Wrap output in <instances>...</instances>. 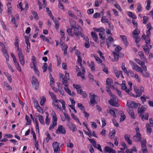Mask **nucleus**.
Here are the masks:
<instances>
[{
    "instance_id": "obj_6",
    "label": "nucleus",
    "mask_w": 153,
    "mask_h": 153,
    "mask_svg": "<svg viewBox=\"0 0 153 153\" xmlns=\"http://www.w3.org/2000/svg\"><path fill=\"white\" fill-rule=\"evenodd\" d=\"M55 133L57 134H65L66 133L65 128L63 126L60 125L56 130Z\"/></svg>"
},
{
    "instance_id": "obj_19",
    "label": "nucleus",
    "mask_w": 153,
    "mask_h": 153,
    "mask_svg": "<svg viewBox=\"0 0 153 153\" xmlns=\"http://www.w3.org/2000/svg\"><path fill=\"white\" fill-rule=\"evenodd\" d=\"M48 93L49 95L51 96L52 99L53 100L54 102L57 103L58 100L57 99L56 95L53 93L49 91Z\"/></svg>"
},
{
    "instance_id": "obj_3",
    "label": "nucleus",
    "mask_w": 153,
    "mask_h": 153,
    "mask_svg": "<svg viewBox=\"0 0 153 153\" xmlns=\"http://www.w3.org/2000/svg\"><path fill=\"white\" fill-rule=\"evenodd\" d=\"M129 63L132 67L134 70L142 73H143V69L138 66L135 62L132 61H130Z\"/></svg>"
},
{
    "instance_id": "obj_41",
    "label": "nucleus",
    "mask_w": 153,
    "mask_h": 153,
    "mask_svg": "<svg viewBox=\"0 0 153 153\" xmlns=\"http://www.w3.org/2000/svg\"><path fill=\"white\" fill-rule=\"evenodd\" d=\"M106 43H111L112 42H114V39L112 37L110 36H109L106 39Z\"/></svg>"
},
{
    "instance_id": "obj_32",
    "label": "nucleus",
    "mask_w": 153,
    "mask_h": 153,
    "mask_svg": "<svg viewBox=\"0 0 153 153\" xmlns=\"http://www.w3.org/2000/svg\"><path fill=\"white\" fill-rule=\"evenodd\" d=\"M94 63L93 61H91L90 63L89 64V66L92 71L94 72L95 71V69L94 67Z\"/></svg>"
},
{
    "instance_id": "obj_48",
    "label": "nucleus",
    "mask_w": 153,
    "mask_h": 153,
    "mask_svg": "<svg viewBox=\"0 0 153 153\" xmlns=\"http://www.w3.org/2000/svg\"><path fill=\"white\" fill-rule=\"evenodd\" d=\"M104 32L100 33H99L100 39H102V40H104L106 38L104 34Z\"/></svg>"
},
{
    "instance_id": "obj_39",
    "label": "nucleus",
    "mask_w": 153,
    "mask_h": 153,
    "mask_svg": "<svg viewBox=\"0 0 153 153\" xmlns=\"http://www.w3.org/2000/svg\"><path fill=\"white\" fill-rule=\"evenodd\" d=\"M127 14L130 17H131L133 19H136L137 18V16L136 15L134 14L133 13L131 12L130 11H128L127 12Z\"/></svg>"
},
{
    "instance_id": "obj_24",
    "label": "nucleus",
    "mask_w": 153,
    "mask_h": 153,
    "mask_svg": "<svg viewBox=\"0 0 153 153\" xmlns=\"http://www.w3.org/2000/svg\"><path fill=\"white\" fill-rule=\"evenodd\" d=\"M57 125V122L52 121L51 124L50 125L49 128V129L50 130L53 129Z\"/></svg>"
},
{
    "instance_id": "obj_15",
    "label": "nucleus",
    "mask_w": 153,
    "mask_h": 153,
    "mask_svg": "<svg viewBox=\"0 0 153 153\" xmlns=\"http://www.w3.org/2000/svg\"><path fill=\"white\" fill-rule=\"evenodd\" d=\"M130 135L128 134H126L124 136L125 140L129 144L131 145L132 144V140L130 139Z\"/></svg>"
},
{
    "instance_id": "obj_21",
    "label": "nucleus",
    "mask_w": 153,
    "mask_h": 153,
    "mask_svg": "<svg viewBox=\"0 0 153 153\" xmlns=\"http://www.w3.org/2000/svg\"><path fill=\"white\" fill-rule=\"evenodd\" d=\"M120 37L121 38L125 45L126 47L127 46V40L126 36L125 35H120Z\"/></svg>"
},
{
    "instance_id": "obj_28",
    "label": "nucleus",
    "mask_w": 153,
    "mask_h": 153,
    "mask_svg": "<svg viewBox=\"0 0 153 153\" xmlns=\"http://www.w3.org/2000/svg\"><path fill=\"white\" fill-rule=\"evenodd\" d=\"M93 29L95 31L97 32L103 33L104 32H105L104 29L102 27H100L99 28H97V27H94L93 28Z\"/></svg>"
},
{
    "instance_id": "obj_9",
    "label": "nucleus",
    "mask_w": 153,
    "mask_h": 153,
    "mask_svg": "<svg viewBox=\"0 0 153 153\" xmlns=\"http://www.w3.org/2000/svg\"><path fill=\"white\" fill-rule=\"evenodd\" d=\"M67 125L69 128L72 132H74L77 130L76 126L72 122H69L67 123Z\"/></svg>"
},
{
    "instance_id": "obj_61",
    "label": "nucleus",
    "mask_w": 153,
    "mask_h": 153,
    "mask_svg": "<svg viewBox=\"0 0 153 153\" xmlns=\"http://www.w3.org/2000/svg\"><path fill=\"white\" fill-rule=\"evenodd\" d=\"M48 65L46 63H44L43 65L42 66V68L43 70V72H45L47 69Z\"/></svg>"
},
{
    "instance_id": "obj_55",
    "label": "nucleus",
    "mask_w": 153,
    "mask_h": 153,
    "mask_svg": "<svg viewBox=\"0 0 153 153\" xmlns=\"http://www.w3.org/2000/svg\"><path fill=\"white\" fill-rule=\"evenodd\" d=\"M113 55L114 59L115 61H117L119 58L118 53L116 52H113Z\"/></svg>"
},
{
    "instance_id": "obj_27",
    "label": "nucleus",
    "mask_w": 153,
    "mask_h": 153,
    "mask_svg": "<svg viewBox=\"0 0 153 153\" xmlns=\"http://www.w3.org/2000/svg\"><path fill=\"white\" fill-rule=\"evenodd\" d=\"M69 21L71 27L72 28L77 26L76 21L73 19H69Z\"/></svg>"
},
{
    "instance_id": "obj_38",
    "label": "nucleus",
    "mask_w": 153,
    "mask_h": 153,
    "mask_svg": "<svg viewBox=\"0 0 153 153\" xmlns=\"http://www.w3.org/2000/svg\"><path fill=\"white\" fill-rule=\"evenodd\" d=\"M1 51L5 56H7L8 58L9 57V56L6 49L5 47H4V48H1Z\"/></svg>"
},
{
    "instance_id": "obj_20",
    "label": "nucleus",
    "mask_w": 153,
    "mask_h": 153,
    "mask_svg": "<svg viewBox=\"0 0 153 153\" xmlns=\"http://www.w3.org/2000/svg\"><path fill=\"white\" fill-rule=\"evenodd\" d=\"M116 134V131L115 129H113L110 131L109 133V137L110 139H113Z\"/></svg>"
},
{
    "instance_id": "obj_47",
    "label": "nucleus",
    "mask_w": 153,
    "mask_h": 153,
    "mask_svg": "<svg viewBox=\"0 0 153 153\" xmlns=\"http://www.w3.org/2000/svg\"><path fill=\"white\" fill-rule=\"evenodd\" d=\"M109 112L110 114L112 116L114 117H115L116 116L115 112L113 109H110Z\"/></svg>"
},
{
    "instance_id": "obj_63",
    "label": "nucleus",
    "mask_w": 153,
    "mask_h": 153,
    "mask_svg": "<svg viewBox=\"0 0 153 153\" xmlns=\"http://www.w3.org/2000/svg\"><path fill=\"white\" fill-rule=\"evenodd\" d=\"M143 18V23L144 24H146L147 23V22L149 20V18L148 16H144Z\"/></svg>"
},
{
    "instance_id": "obj_11",
    "label": "nucleus",
    "mask_w": 153,
    "mask_h": 153,
    "mask_svg": "<svg viewBox=\"0 0 153 153\" xmlns=\"http://www.w3.org/2000/svg\"><path fill=\"white\" fill-rule=\"evenodd\" d=\"M79 26L77 25V26L72 28L73 30V34L76 36H79V33L80 31L79 30Z\"/></svg>"
},
{
    "instance_id": "obj_51",
    "label": "nucleus",
    "mask_w": 153,
    "mask_h": 153,
    "mask_svg": "<svg viewBox=\"0 0 153 153\" xmlns=\"http://www.w3.org/2000/svg\"><path fill=\"white\" fill-rule=\"evenodd\" d=\"M56 58L57 65L58 66H59L61 64V58L59 56L56 55Z\"/></svg>"
},
{
    "instance_id": "obj_46",
    "label": "nucleus",
    "mask_w": 153,
    "mask_h": 153,
    "mask_svg": "<svg viewBox=\"0 0 153 153\" xmlns=\"http://www.w3.org/2000/svg\"><path fill=\"white\" fill-rule=\"evenodd\" d=\"M97 104V102L95 100V99H90V105L92 106H94L95 104Z\"/></svg>"
},
{
    "instance_id": "obj_49",
    "label": "nucleus",
    "mask_w": 153,
    "mask_h": 153,
    "mask_svg": "<svg viewBox=\"0 0 153 153\" xmlns=\"http://www.w3.org/2000/svg\"><path fill=\"white\" fill-rule=\"evenodd\" d=\"M5 75L9 82L10 83H11L12 82V79L11 75L8 73H6Z\"/></svg>"
},
{
    "instance_id": "obj_37",
    "label": "nucleus",
    "mask_w": 153,
    "mask_h": 153,
    "mask_svg": "<svg viewBox=\"0 0 153 153\" xmlns=\"http://www.w3.org/2000/svg\"><path fill=\"white\" fill-rule=\"evenodd\" d=\"M47 115L46 116V117L45 119V124H46V125L48 126L49 125V122L50 120V119L49 118V114L48 113H47Z\"/></svg>"
},
{
    "instance_id": "obj_10",
    "label": "nucleus",
    "mask_w": 153,
    "mask_h": 153,
    "mask_svg": "<svg viewBox=\"0 0 153 153\" xmlns=\"http://www.w3.org/2000/svg\"><path fill=\"white\" fill-rule=\"evenodd\" d=\"M144 89L143 87L142 86H140L139 88L135 87L134 88L135 91L137 94L139 96H140L142 95V92H143Z\"/></svg>"
},
{
    "instance_id": "obj_17",
    "label": "nucleus",
    "mask_w": 153,
    "mask_h": 153,
    "mask_svg": "<svg viewBox=\"0 0 153 153\" xmlns=\"http://www.w3.org/2000/svg\"><path fill=\"white\" fill-rule=\"evenodd\" d=\"M104 150L105 151L108 152V153H116V151L115 150L107 146L105 147Z\"/></svg>"
},
{
    "instance_id": "obj_62",
    "label": "nucleus",
    "mask_w": 153,
    "mask_h": 153,
    "mask_svg": "<svg viewBox=\"0 0 153 153\" xmlns=\"http://www.w3.org/2000/svg\"><path fill=\"white\" fill-rule=\"evenodd\" d=\"M47 137H46L45 140H44L47 143H48L49 140L51 139V137L50 135L48 133L47 134Z\"/></svg>"
},
{
    "instance_id": "obj_7",
    "label": "nucleus",
    "mask_w": 153,
    "mask_h": 153,
    "mask_svg": "<svg viewBox=\"0 0 153 153\" xmlns=\"http://www.w3.org/2000/svg\"><path fill=\"white\" fill-rule=\"evenodd\" d=\"M126 105L129 108H136L138 107V104L132 101H128Z\"/></svg>"
},
{
    "instance_id": "obj_45",
    "label": "nucleus",
    "mask_w": 153,
    "mask_h": 153,
    "mask_svg": "<svg viewBox=\"0 0 153 153\" xmlns=\"http://www.w3.org/2000/svg\"><path fill=\"white\" fill-rule=\"evenodd\" d=\"M31 13L34 16V18L36 20H38L39 19V17L38 16V14L37 13L35 12V11L32 10L31 11Z\"/></svg>"
},
{
    "instance_id": "obj_14",
    "label": "nucleus",
    "mask_w": 153,
    "mask_h": 153,
    "mask_svg": "<svg viewBox=\"0 0 153 153\" xmlns=\"http://www.w3.org/2000/svg\"><path fill=\"white\" fill-rule=\"evenodd\" d=\"M146 108L145 106H142L141 107H139L138 108L137 112L139 114V116L141 117L146 111Z\"/></svg>"
},
{
    "instance_id": "obj_59",
    "label": "nucleus",
    "mask_w": 153,
    "mask_h": 153,
    "mask_svg": "<svg viewBox=\"0 0 153 153\" xmlns=\"http://www.w3.org/2000/svg\"><path fill=\"white\" fill-rule=\"evenodd\" d=\"M32 62L33 63V66H32L35 67L36 62V58L34 56L32 57Z\"/></svg>"
},
{
    "instance_id": "obj_23",
    "label": "nucleus",
    "mask_w": 153,
    "mask_h": 153,
    "mask_svg": "<svg viewBox=\"0 0 153 153\" xmlns=\"http://www.w3.org/2000/svg\"><path fill=\"white\" fill-rule=\"evenodd\" d=\"M149 45H143L142 47L144 52L147 54H148L149 53L150 50L149 48Z\"/></svg>"
},
{
    "instance_id": "obj_64",
    "label": "nucleus",
    "mask_w": 153,
    "mask_h": 153,
    "mask_svg": "<svg viewBox=\"0 0 153 153\" xmlns=\"http://www.w3.org/2000/svg\"><path fill=\"white\" fill-rule=\"evenodd\" d=\"M77 106L81 110L84 111L85 110V107L81 103H78Z\"/></svg>"
},
{
    "instance_id": "obj_53",
    "label": "nucleus",
    "mask_w": 153,
    "mask_h": 153,
    "mask_svg": "<svg viewBox=\"0 0 153 153\" xmlns=\"http://www.w3.org/2000/svg\"><path fill=\"white\" fill-rule=\"evenodd\" d=\"M96 149H97L100 152H102V151L101 149V147L100 145L99 144H96V143L95 145L93 146Z\"/></svg>"
},
{
    "instance_id": "obj_34",
    "label": "nucleus",
    "mask_w": 153,
    "mask_h": 153,
    "mask_svg": "<svg viewBox=\"0 0 153 153\" xmlns=\"http://www.w3.org/2000/svg\"><path fill=\"white\" fill-rule=\"evenodd\" d=\"M68 13L70 17H73L75 19H78V17L75 15L72 11L69 10L68 11Z\"/></svg>"
},
{
    "instance_id": "obj_18",
    "label": "nucleus",
    "mask_w": 153,
    "mask_h": 153,
    "mask_svg": "<svg viewBox=\"0 0 153 153\" xmlns=\"http://www.w3.org/2000/svg\"><path fill=\"white\" fill-rule=\"evenodd\" d=\"M91 35L94 41L98 43H99L98 36L96 33L95 32H92L91 33Z\"/></svg>"
},
{
    "instance_id": "obj_4",
    "label": "nucleus",
    "mask_w": 153,
    "mask_h": 153,
    "mask_svg": "<svg viewBox=\"0 0 153 153\" xmlns=\"http://www.w3.org/2000/svg\"><path fill=\"white\" fill-rule=\"evenodd\" d=\"M127 72L128 73H126V74L128 76H130L131 77L137 80L139 82H140V79H139L138 75L137 74H134V72L130 69H129Z\"/></svg>"
},
{
    "instance_id": "obj_43",
    "label": "nucleus",
    "mask_w": 153,
    "mask_h": 153,
    "mask_svg": "<svg viewBox=\"0 0 153 153\" xmlns=\"http://www.w3.org/2000/svg\"><path fill=\"white\" fill-rule=\"evenodd\" d=\"M71 117L73 119L75 120L77 122L80 124L79 120L78 117L76 116L74 114H71Z\"/></svg>"
},
{
    "instance_id": "obj_5",
    "label": "nucleus",
    "mask_w": 153,
    "mask_h": 153,
    "mask_svg": "<svg viewBox=\"0 0 153 153\" xmlns=\"http://www.w3.org/2000/svg\"><path fill=\"white\" fill-rule=\"evenodd\" d=\"M32 79L31 80V84L33 87L36 90H37L39 88V83L37 78L35 76H32Z\"/></svg>"
},
{
    "instance_id": "obj_54",
    "label": "nucleus",
    "mask_w": 153,
    "mask_h": 153,
    "mask_svg": "<svg viewBox=\"0 0 153 153\" xmlns=\"http://www.w3.org/2000/svg\"><path fill=\"white\" fill-rule=\"evenodd\" d=\"M25 119L27 121L26 125H30L31 121L29 117L27 115H26Z\"/></svg>"
},
{
    "instance_id": "obj_25",
    "label": "nucleus",
    "mask_w": 153,
    "mask_h": 153,
    "mask_svg": "<svg viewBox=\"0 0 153 153\" xmlns=\"http://www.w3.org/2000/svg\"><path fill=\"white\" fill-rule=\"evenodd\" d=\"M127 111L130 116L133 119L135 118V116L133 110L128 109L127 110Z\"/></svg>"
},
{
    "instance_id": "obj_13",
    "label": "nucleus",
    "mask_w": 153,
    "mask_h": 153,
    "mask_svg": "<svg viewBox=\"0 0 153 153\" xmlns=\"http://www.w3.org/2000/svg\"><path fill=\"white\" fill-rule=\"evenodd\" d=\"M134 140L136 142H138L141 140V135L140 133H136L133 137Z\"/></svg>"
},
{
    "instance_id": "obj_8",
    "label": "nucleus",
    "mask_w": 153,
    "mask_h": 153,
    "mask_svg": "<svg viewBox=\"0 0 153 153\" xmlns=\"http://www.w3.org/2000/svg\"><path fill=\"white\" fill-rule=\"evenodd\" d=\"M52 147L54 152H60L59 143L57 142H54L53 143Z\"/></svg>"
},
{
    "instance_id": "obj_42",
    "label": "nucleus",
    "mask_w": 153,
    "mask_h": 153,
    "mask_svg": "<svg viewBox=\"0 0 153 153\" xmlns=\"http://www.w3.org/2000/svg\"><path fill=\"white\" fill-rule=\"evenodd\" d=\"M38 119L40 123L42 125H44V118L43 116L42 115H40Z\"/></svg>"
},
{
    "instance_id": "obj_2",
    "label": "nucleus",
    "mask_w": 153,
    "mask_h": 153,
    "mask_svg": "<svg viewBox=\"0 0 153 153\" xmlns=\"http://www.w3.org/2000/svg\"><path fill=\"white\" fill-rule=\"evenodd\" d=\"M146 140L145 139H143L141 141V151H140V153H148L146 145Z\"/></svg>"
},
{
    "instance_id": "obj_1",
    "label": "nucleus",
    "mask_w": 153,
    "mask_h": 153,
    "mask_svg": "<svg viewBox=\"0 0 153 153\" xmlns=\"http://www.w3.org/2000/svg\"><path fill=\"white\" fill-rule=\"evenodd\" d=\"M111 99L108 101L109 104L113 106L116 107H119L120 105L118 102V99L117 97L114 94H111Z\"/></svg>"
},
{
    "instance_id": "obj_22",
    "label": "nucleus",
    "mask_w": 153,
    "mask_h": 153,
    "mask_svg": "<svg viewBox=\"0 0 153 153\" xmlns=\"http://www.w3.org/2000/svg\"><path fill=\"white\" fill-rule=\"evenodd\" d=\"M7 12L8 14H11L12 13V6L11 3L9 2L7 3Z\"/></svg>"
},
{
    "instance_id": "obj_60",
    "label": "nucleus",
    "mask_w": 153,
    "mask_h": 153,
    "mask_svg": "<svg viewBox=\"0 0 153 153\" xmlns=\"http://www.w3.org/2000/svg\"><path fill=\"white\" fill-rule=\"evenodd\" d=\"M94 58L95 59V60L98 63L100 64L102 62V60L98 57L94 56Z\"/></svg>"
},
{
    "instance_id": "obj_52",
    "label": "nucleus",
    "mask_w": 153,
    "mask_h": 153,
    "mask_svg": "<svg viewBox=\"0 0 153 153\" xmlns=\"http://www.w3.org/2000/svg\"><path fill=\"white\" fill-rule=\"evenodd\" d=\"M46 98L44 97H43L41 98L40 105L42 106L44 105L46 101Z\"/></svg>"
},
{
    "instance_id": "obj_35",
    "label": "nucleus",
    "mask_w": 153,
    "mask_h": 153,
    "mask_svg": "<svg viewBox=\"0 0 153 153\" xmlns=\"http://www.w3.org/2000/svg\"><path fill=\"white\" fill-rule=\"evenodd\" d=\"M106 17L105 16H103L101 19V22L103 23H108L110 22H109V20L108 19L106 18Z\"/></svg>"
},
{
    "instance_id": "obj_26",
    "label": "nucleus",
    "mask_w": 153,
    "mask_h": 153,
    "mask_svg": "<svg viewBox=\"0 0 153 153\" xmlns=\"http://www.w3.org/2000/svg\"><path fill=\"white\" fill-rule=\"evenodd\" d=\"M138 55L142 60H147L142 51H140L138 52Z\"/></svg>"
},
{
    "instance_id": "obj_33",
    "label": "nucleus",
    "mask_w": 153,
    "mask_h": 153,
    "mask_svg": "<svg viewBox=\"0 0 153 153\" xmlns=\"http://www.w3.org/2000/svg\"><path fill=\"white\" fill-rule=\"evenodd\" d=\"M140 33V31L137 28L135 29L132 33L133 37L135 36H137Z\"/></svg>"
},
{
    "instance_id": "obj_56",
    "label": "nucleus",
    "mask_w": 153,
    "mask_h": 153,
    "mask_svg": "<svg viewBox=\"0 0 153 153\" xmlns=\"http://www.w3.org/2000/svg\"><path fill=\"white\" fill-rule=\"evenodd\" d=\"M146 45H149L150 44L151 39L149 36H147L145 40Z\"/></svg>"
},
{
    "instance_id": "obj_40",
    "label": "nucleus",
    "mask_w": 153,
    "mask_h": 153,
    "mask_svg": "<svg viewBox=\"0 0 153 153\" xmlns=\"http://www.w3.org/2000/svg\"><path fill=\"white\" fill-rule=\"evenodd\" d=\"M72 29L70 28H67V32L69 36L71 37L73 36V33H72Z\"/></svg>"
},
{
    "instance_id": "obj_30",
    "label": "nucleus",
    "mask_w": 153,
    "mask_h": 153,
    "mask_svg": "<svg viewBox=\"0 0 153 153\" xmlns=\"http://www.w3.org/2000/svg\"><path fill=\"white\" fill-rule=\"evenodd\" d=\"M56 84L58 86V91L60 93V94H61L62 95H64V91L62 89V87H60L59 86V85L60 84V82H57L56 83Z\"/></svg>"
},
{
    "instance_id": "obj_44",
    "label": "nucleus",
    "mask_w": 153,
    "mask_h": 153,
    "mask_svg": "<svg viewBox=\"0 0 153 153\" xmlns=\"http://www.w3.org/2000/svg\"><path fill=\"white\" fill-rule=\"evenodd\" d=\"M31 67L33 69V71H34L35 73L38 76H39V72L38 70V69L36 68V66L35 67L32 66L31 65Z\"/></svg>"
},
{
    "instance_id": "obj_29",
    "label": "nucleus",
    "mask_w": 153,
    "mask_h": 153,
    "mask_svg": "<svg viewBox=\"0 0 153 153\" xmlns=\"http://www.w3.org/2000/svg\"><path fill=\"white\" fill-rule=\"evenodd\" d=\"M11 22L12 23L14 24V27H15L16 28L18 27V25L16 22V20L14 17L13 15H12L11 16Z\"/></svg>"
},
{
    "instance_id": "obj_36",
    "label": "nucleus",
    "mask_w": 153,
    "mask_h": 153,
    "mask_svg": "<svg viewBox=\"0 0 153 153\" xmlns=\"http://www.w3.org/2000/svg\"><path fill=\"white\" fill-rule=\"evenodd\" d=\"M141 117V119L142 120L144 121V120H148L149 118V114L148 113L145 114L144 115H142Z\"/></svg>"
},
{
    "instance_id": "obj_57",
    "label": "nucleus",
    "mask_w": 153,
    "mask_h": 153,
    "mask_svg": "<svg viewBox=\"0 0 153 153\" xmlns=\"http://www.w3.org/2000/svg\"><path fill=\"white\" fill-rule=\"evenodd\" d=\"M65 91L69 95H71V92L68 87H65L64 88Z\"/></svg>"
},
{
    "instance_id": "obj_16",
    "label": "nucleus",
    "mask_w": 153,
    "mask_h": 153,
    "mask_svg": "<svg viewBox=\"0 0 153 153\" xmlns=\"http://www.w3.org/2000/svg\"><path fill=\"white\" fill-rule=\"evenodd\" d=\"M76 72H77V76H80L82 79H84L85 77L83 73H81L80 70L78 66H76Z\"/></svg>"
},
{
    "instance_id": "obj_58",
    "label": "nucleus",
    "mask_w": 153,
    "mask_h": 153,
    "mask_svg": "<svg viewBox=\"0 0 153 153\" xmlns=\"http://www.w3.org/2000/svg\"><path fill=\"white\" fill-rule=\"evenodd\" d=\"M137 12L139 13L141 12L142 11V6L141 4L138 3L137 4Z\"/></svg>"
},
{
    "instance_id": "obj_50",
    "label": "nucleus",
    "mask_w": 153,
    "mask_h": 153,
    "mask_svg": "<svg viewBox=\"0 0 153 153\" xmlns=\"http://www.w3.org/2000/svg\"><path fill=\"white\" fill-rule=\"evenodd\" d=\"M113 82L112 79L110 78H108L106 80V84L107 85H109L112 84Z\"/></svg>"
},
{
    "instance_id": "obj_31",
    "label": "nucleus",
    "mask_w": 153,
    "mask_h": 153,
    "mask_svg": "<svg viewBox=\"0 0 153 153\" xmlns=\"http://www.w3.org/2000/svg\"><path fill=\"white\" fill-rule=\"evenodd\" d=\"M51 114L52 117V121L57 122V118L55 112L53 111Z\"/></svg>"
},
{
    "instance_id": "obj_12",
    "label": "nucleus",
    "mask_w": 153,
    "mask_h": 153,
    "mask_svg": "<svg viewBox=\"0 0 153 153\" xmlns=\"http://www.w3.org/2000/svg\"><path fill=\"white\" fill-rule=\"evenodd\" d=\"M19 59L20 64L23 66L25 64V56L23 54H20L18 55Z\"/></svg>"
}]
</instances>
